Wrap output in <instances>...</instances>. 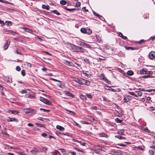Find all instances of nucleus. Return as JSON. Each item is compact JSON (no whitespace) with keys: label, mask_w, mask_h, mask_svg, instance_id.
Segmentation results:
<instances>
[{"label":"nucleus","mask_w":155,"mask_h":155,"mask_svg":"<svg viewBox=\"0 0 155 155\" xmlns=\"http://www.w3.org/2000/svg\"><path fill=\"white\" fill-rule=\"evenodd\" d=\"M70 49L73 51L82 53L84 52L85 50V49L82 47L75 45H71Z\"/></svg>","instance_id":"nucleus-1"},{"label":"nucleus","mask_w":155,"mask_h":155,"mask_svg":"<svg viewBox=\"0 0 155 155\" xmlns=\"http://www.w3.org/2000/svg\"><path fill=\"white\" fill-rule=\"evenodd\" d=\"M24 111L25 113H29L32 112L33 114H35L36 112L35 110H34L31 108L24 109Z\"/></svg>","instance_id":"nucleus-2"},{"label":"nucleus","mask_w":155,"mask_h":155,"mask_svg":"<svg viewBox=\"0 0 155 155\" xmlns=\"http://www.w3.org/2000/svg\"><path fill=\"white\" fill-rule=\"evenodd\" d=\"M26 97L29 98L31 99H34L35 97V94L32 93H28V94L26 95Z\"/></svg>","instance_id":"nucleus-3"},{"label":"nucleus","mask_w":155,"mask_h":155,"mask_svg":"<svg viewBox=\"0 0 155 155\" xmlns=\"http://www.w3.org/2000/svg\"><path fill=\"white\" fill-rule=\"evenodd\" d=\"M63 93L64 94L68 96L69 97H74V95L73 94L67 91H63Z\"/></svg>","instance_id":"nucleus-4"},{"label":"nucleus","mask_w":155,"mask_h":155,"mask_svg":"<svg viewBox=\"0 0 155 155\" xmlns=\"http://www.w3.org/2000/svg\"><path fill=\"white\" fill-rule=\"evenodd\" d=\"M63 62L64 64H65L69 66H73V63L69 61L66 60H64L63 61Z\"/></svg>","instance_id":"nucleus-5"},{"label":"nucleus","mask_w":155,"mask_h":155,"mask_svg":"<svg viewBox=\"0 0 155 155\" xmlns=\"http://www.w3.org/2000/svg\"><path fill=\"white\" fill-rule=\"evenodd\" d=\"M90 84V82L89 81L84 79H82V84H85L87 85H88Z\"/></svg>","instance_id":"nucleus-6"},{"label":"nucleus","mask_w":155,"mask_h":155,"mask_svg":"<svg viewBox=\"0 0 155 155\" xmlns=\"http://www.w3.org/2000/svg\"><path fill=\"white\" fill-rule=\"evenodd\" d=\"M149 57L151 59H155V52H151L149 54Z\"/></svg>","instance_id":"nucleus-7"},{"label":"nucleus","mask_w":155,"mask_h":155,"mask_svg":"<svg viewBox=\"0 0 155 155\" xmlns=\"http://www.w3.org/2000/svg\"><path fill=\"white\" fill-rule=\"evenodd\" d=\"M80 45L82 46L83 47H84V48H90L91 47V46L87 44L84 42H81V43Z\"/></svg>","instance_id":"nucleus-8"},{"label":"nucleus","mask_w":155,"mask_h":155,"mask_svg":"<svg viewBox=\"0 0 155 155\" xmlns=\"http://www.w3.org/2000/svg\"><path fill=\"white\" fill-rule=\"evenodd\" d=\"M22 28L24 29L25 31L32 33V30L31 29H28L26 27Z\"/></svg>","instance_id":"nucleus-9"},{"label":"nucleus","mask_w":155,"mask_h":155,"mask_svg":"<svg viewBox=\"0 0 155 155\" xmlns=\"http://www.w3.org/2000/svg\"><path fill=\"white\" fill-rule=\"evenodd\" d=\"M5 80L9 83L12 82V79L8 77H5L4 78Z\"/></svg>","instance_id":"nucleus-10"},{"label":"nucleus","mask_w":155,"mask_h":155,"mask_svg":"<svg viewBox=\"0 0 155 155\" xmlns=\"http://www.w3.org/2000/svg\"><path fill=\"white\" fill-rule=\"evenodd\" d=\"M56 128L61 131H63L64 130V128L63 127L59 125H58L56 126Z\"/></svg>","instance_id":"nucleus-11"},{"label":"nucleus","mask_w":155,"mask_h":155,"mask_svg":"<svg viewBox=\"0 0 155 155\" xmlns=\"http://www.w3.org/2000/svg\"><path fill=\"white\" fill-rule=\"evenodd\" d=\"M97 149L99 150H101L103 151H104L105 149L103 147H102L99 146H97Z\"/></svg>","instance_id":"nucleus-12"},{"label":"nucleus","mask_w":155,"mask_h":155,"mask_svg":"<svg viewBox=\"0 0 155 155\" xmlns=\"http://www.w3.org/2000/svg\"><path fill=\"white\" fill-rule=\"evenodd\" d=\"M146 70L145 69H143L140 71V73L142 74H146Z\"/></svg>","instance_id":"nucleus-13"},{"label":"nucleus","mask_w":155,"mask_h":155,"mask_svg":"<svg viewBox=\"0 0 155 155\" xmlns=\"http://www.w3.org/2000/svg\"><path fill=\"white\" fill-rule=\"evenodd\" d=\"M136 94V95L137 96V97H138V96H142V92L140 91H135Z\"/></svg>","instance_id":"nucleus-14"},{"label":"nucleus","mask_w":155,"mask_h":155,"mask_svg":"<svg viewBox=\"0 0 155 155\" xmlns=\"http://www.w3.org/2000/svg\"><path fill=\"white\" fill-rule=\"evenodd\" d=\"M10 43V42H8V41H7V42L5 43L4 46V49L5 50H6L7 49Z\"/></svg>","instance_id":"nucleus-15"},{"label":"nucleus","mask_w":155,"mask_h":155,"mask_svg":"<svg viewBox=\"0 0 155 155\" xmlns=\"http://www.w3.org/2000/svg\"><path fill=\"white\" fill-rule=\"evenodd\" d=\"M80 98L82 100L84 101H85L86 100V97L85 96L83 95H81L80 96Z\"/></svg>","instance_id":"nucleus-16"},{"label":"nucleus","mask_w":155,"mask_h":155,"mask_svg":"<svg viewBox=\"0 0 155 155\" xmlns=\"http://www.w3.org/2000/svg\"><path fill=\"white\" fill-rule=\"evenodd\" d=\"M42 7L43 8L46 9L47 10L49 9V6L48 5H42Z\"/></svg>","instance_id":"nucleus-17"},{"label":"nucleus","mask_w":155,"mask_h":155,"mask_svg":"<svg viewBox=\"0 0 155 155\" xmlns=\"http://www.w3.org/2000/svg\"><path fill=\"white\" fill-rule=\"evenodd\" d=\"M119 35L120 37H121L122 38H123L124 39H126L127 38L126 36H124L122 34L121 32H120L119 33Z\"/></svg>","instance_id":"nucleus-18"},{"label":"nucleus","mask_w":155,"mask_h":155,"mask_svg":"<svg viewBox=\"0 0 155 155\" xmlns=\"http://www.w3.org/2000/svg\"><path fill=\"white\" fill-rule=\"evenodd\" d=\"M81 32L84 33H87V30H86L85 28H82L81 29Z\"/></svg>","instance_id":"nucleus-19"},{"label":"nucleus","mask_w":155,"mask_h":155,"mask_svg":"<svg viewBox=\"0 0 155 155\" xmlns=\"http://www.w3.org/2000/svg\"><path fill=\"white\" fill-rule=\"evenodd\" d=\"M0 2L6 4H12L10 2H8L6 1H4L3 0H0Z\"/></svg>","instance_id":"nucleus-20"},{"label":"nucleus","mask_w":155,"mask_h":155,"mask_svg":"<svg viewBox=\"0 0 155 155\" xmlns=\"http://www.w3.org/2000/svg\"><path fill=\"white\" fill-rule=\"evenodd\" d=\"M127 74L131 76L134 74V72L132 71H129L127 72Z\"/></svg>","instance_id":"nucleus-21"},{"label":"nucleus","mask_w":155,"mask_h":155,"mask_svg":"<svg viewBox=\"0 0 155 155\" xmlns=\"http://www.w3.org/2000/svg\"><path fill=\"white\" fill-rule=\"evenodd\" d=\"M115 121L117 123H122V120L119 118H117L115 120Z\"/></svg>","instance_id":"nucleus-22"},{"label":"nucleus","mask_w":155,"mask_h":155,"mask_svg":"<svg viewBox=\"0 0 155 155\" xmlns=\"http://www.w3.org/2000/svg\"><path fill=\"white\" fill-rule=\"evenodd\" d=\"M60 3L61 5H64L66 4L67 2L65 0H62L60 1Z\"/></svg>","instance_id":"nucleus-23"},{"label":"nucleus","mask_w":155,"mask_h":155,"mask_svg":"<svg viewBox=\"0 0 155 155\" xmlns=\"http://www.w3.org/2000/svg\"><path fill=\"white\" fill-rule=\"evenodd\" d=\"M45 103L46 104H48V105H50L51 104V102L49 101V100H47L46 99V100L45 101L44 103Z\"/></svg>","instance_id":"nucleus-24"},{"label":"nucleus","mask_w":155,"mask_h":155,"mask_svg":"<svg viewBox=\"0 0 155 155\" xmlns=\"http://www.w3.org/2000/svg\"><path fill=\"white\" fill-rule=\"evenodd\" d=\"M67 111L68 112L67 113L68 114H71L73 116L75 115V113L71 111L67 110Z\"/></svg>","instance_id":"nucleus-25"},{"label":"nucleus","mask_w":155,"mask_h":155,"mask_svg":"<svg viewBox=\"0 0 155 155\" xmlns=\"http://www.w3.org/2000/svg\"><path fill=\"white\" fill-rule=\"evenodd\" d=\"M39 99L41 101L43 102L44 103H45V101L46 100V99L41 97H40Z\"/></svg>","instance_id":"nucleus-26"},{"label":"nucleus","mask_w":155,"mask_h":155,"mask_svg":"<svg viewBox=\"0 0 155 155\" xmlns=\"http://www.w3.org/2000/svg\"><path fill=\"white\" fill-rule=\"evenodd\" d=\"M129 94L131 95L134 96L135 97H137L136 94L135 92H129Z\"/></svg>","instance_id":"nucleus-27"},{"label":"nucleus","mask_w":155,"mask_h":155,"mask_svg":"<svg viewBox=\"0 0 155 155\" xmlns=\"http://www.w3.org/2000/svg\"><path fill=\"white\" fill-rule=\"evenodd\" d=\"M53 13L57 14V15H60V13L57 10H53L52 11Z\"/></svg>","instance_id":"nucleus-28"},{"label":"nucleus","mask_w":155,"mask_h":155,"mask_svg":"<svg viewBox=\"0 0 155 155\" xmlns=\"http://www.w3.org/2000/svg\"><path fill=\"white\" fill-rule=\"evenodd\" d=\"M5 23H7V25L8 26H11L12 25V22L11 21H6Z\"/></svg>","instance_id":"nucleus-29"},{"label":"nucleus","mask_w":155,"mask_h":155,"mask_svg":"<svg viewBox=\"0 0 155 155\" xmlns=\"http://www.w3.org/2000/svg\"><path fill=\"white\" fill-rule=\"evenodd\" d=\"M21 73L23 76H25V71L24 70H22L21 71Z\"/></svg>","instance_id":"nucleus-30"},{"label":"nucleus","mask_w":155,"mask_h":155,"mask_svg":"<svg viewBox=\"0 0 155 155\" xmlns=\"http://www.w3.org/2000/svg\"><path fill=\"white\" fill-rule=\"evenodd\" d=\"M104 81L107 83L110 84V81L108 80L107 78H106L104 80Z\"/></svg>","instance_id":"nucleus-31"},{"label":"nucleus","mask_w":155,"mask_h":155,"mask_svg":"<svg viewBox=\"0 0 155 155\" xmlns=\"http://www.w3.org/2000/svg\"><path fill=\"white\" fill-rule=\"evenodd\" d=\"M143 130H144L147 132H150V130L148 129L147 127L143 128Z\"/></svg>","instance_id":"nucleus-32"},{"label":"nucleus","mask_w":155,"mask_h":155,"mask_svg":"<svg viewBox=\"0 0 155 155\" xmlns=\"http://www.w3.org/2000/svg\"><path fill=\"white\" fill-rule=\"evenodd\" d=\"M89 119L90 121L91 122H94V119L93 117L90 116H89Z\"/></svg>","instance_id":"nucleus-33"},{"label":"nucleus","mask_w":155,"mask_h":155,"mask_svg":"<svg viewBox=\"0 0 155 155\" xmlns=\"http://www.w3.org/2000/svg\"><path fill=\"white\" fill-rule=\"evenodd\" d=\"M11 112L12 114H15V112H16L17 113H18V111H16L14 110H9L8 112Z\"/></svg>","instance_id":"nucleus-34"},{"label":"nucleus","mask_w":155,"mask_h":155,"mask_svg":"<svg viewBox=\"0 0 155 155\" xmlns=\"http://www.w3.org/2000/svg\"><path fill=\"white\" fill-rule=\"evenodd\" d=\"M117 138L121 140H124L126 139L124 137L121 136H118L117 137Z\"/></svg>","instance_id":"nucleus-35"},{"label":"nucleus","mask_w":155,"mask_h":155,"mask_svg":"<svg viewBox=\"0 0 155 155\" xmlns=\"http://www.w3.org/2000/svg\"><path fill=\"white\" fill-rule=\"evenodd\" d=\"M146 74H152L153 71H147V70H146Z\"/></svg>","instance_id":"nucleus-36"},{"label":"nucleus","mask_w":155,"mask_h":155,"mask_svg":"<svg viewBox=\"0 0 155 155\" xmlns=\"http://www.w3.org/2000/svg\"><path fill=\"white\" fill-rule=\"evenodd\" d=\"M29 91V90L28 89L25 90H23L21 92L22 94L25 93H27V91Z\"/></svg>","instance_id":"nucleus-37"},{"label":"nucleus","mask_w":155,"mask_h":155,"mask_svg":"<svg viewBox=\"0 0 155 155\" xmlns=\"http://www.w3.org/2000/svg\"><path fill=\"white\" fill-rule=\"evenodd\" d=\"M143 77L144 78H148V77L150 78H153L154 77H153L152 75H144L143 76Z\"/></svg>","instance_id":"nucleus-38"},{"label":"nucleus","mask_w":155,"mask_h":155,"mask_svg":"<svg viewBox=\"0 0 155 155\" xmlns=\"http://www.w3.org/2000/svg\"><path fill=\"white\" fill-rule=\"evenodd\" d=\"M154 151L152 150H150L149 151V153L150 155H153L154 154Z\"/></svg>","instance_id":"nucleus-39"},{"label":"nucleus","mask_w":155,"mask_h":155,"mask_svg":"<svg viewBox=\"0 0 155 155\" xmlns=\"http://www.w3.org/2000/svg\"><path fill=\"white\" fill-rule=\"evenodd\" d=\"M31 151V152H35L36 153V152H38V150H37L36 148H34L32 149V150Z\"/></svg>","instance_id":"nucleus-40"},{"label":"nucleus","mask_w":155,"mask_h":155,"mask_svg":"<svg viewBox=\"0 0 155 155\" xmlns=\"http://www.w3.org/2000/svg\"><path fill=\"white\" fill-rule=\"evenodd\" d=\"M81 122L82 124H88V123L86 121L82 120V121H81Z\"/></svg>","instance_id":"nucleus-41"},{"label":"nucleus","mask_w":155,"mask_h":155,"mask_svg":"<svg viewBox=\"0 0 155 155\" xmlns=\"http://www.w3.org/2000/svg\"><path fill=\"white\" fill-rule=\"evenodd\" d=\"M41 135L44 137H46L48 136V134L46 133H42L41 134Z\"/></svg>","instance_id":"nucleus-42"},{"label":"nucleus","mask_w":155,"mask_h":155,"mask_svg":"<svg viewBox=\"0 0 155 155\" xmlns=\"http://www.w3.org/2000/svg\"><path fill=\"white\" fill-rule=\"evenodd\" d=\"M86 96L87 97L90 99H91L92 97V95L90 94H86Z\"/></svg>","instance_id":"nucleus-43"},{"label":"nucleus","mask_w":155,"mask_h":155,"mask_svg":"<svg viewBox=\"0 0 155 155\" xmlns=\"http://www.w3.org/2000/svg\"><path fill=\"white\" fill-rule=\"evenodd\" d=\"M12 120L11 121H15L17 122L18 121V120L16 118H11Z\"/></svg>","instance_id":"nucleus-44"},{"label":"nucleus","mask_w":155,"mask_h":155,"mask_svg":"<svg viewBox=\"0 0 155 155\" xmlns=\"http://www.w3.org/2000/svg\"><path fill=\"white\" fill-rule=\"evenodd\" d=\"M91 108L92 109L96 110L97 109V107L95 106H92Z\"/></svg>","instance_id":"nucleus-45"},{"label":"nucleus","mask_w":155,"mask_h":155,"mask_svg":"<svg viewBox=\"0 0 155 155\" xmlns=\"http://www.w3.org/2000/svg\"><path fill=\"white\" fill-rule=\"evenodd\" d=\"M16 69L18 71H20L21 70V68L19 66H17L16 67Z\"/></svg>","instance_id":"nucleus-46"},{"label":"nucleus","mask_w":155,"mask_h":155,"mask_svg":"<svg viewBox=\"0 0 155 155\" xmlns=\"http://www.w3.org/2000/svg\"><path fill=\"white\" fill-rule=\"evenodd\" d=\"M100 75L101 78L104 80L106 78L103 74H101Z\"/></svg>","instance_id":"nucleus-47"},{"label":"nucleus","mask_w":155,"mask_h":155,"mask_svg":"<svg viewBox=\"0 0 155 155\" xmlns=\"http://www.w3.org/2000/svg\"><path fill=\"white\" fill-rule=\"evenodd\" d=\"M92 33V31L90 29H89L88 30V32H87V33H88V34H91Z\"/></svg>","instance_id":"nucleus-48"},{"label":"nucleus","mask_w":155,"mask_h":155,"mask_svg":"<svg viewBox=\"0 0 155 155\" xmlns=\"http://www.w3.org/2000/svg\"><path fill=\"white\" fill-rule=\"evenodd\" d=\"M94 14L95 15H96V16H97V17H98L99 18H100V19H101V18H102V16H100L98 14H96V13H95V12H94Z\"/></svg>","instance_id":"nucleus-49"},{"label":"nucleus","mask_w":155,"mask_h":155,"mask_svg":"<svg viewBox=\"0 0 155 155\" xmlns=\"http://www.w3.org/2000/svg\"><path fill=\"white\" fill-rule=\"evenodd\" d=\"M124 100L125 102H127L128 101V99L126 97H125L124 98Z\"/></svg>","instance_id":"nucleus-50"},{"label":"nucleus","mask_w":155,"mask_h":155,"mask_svg":"<svg viewBox=\"0 0 155 155\" xmlns=\"http://www.w3.org/2000/svg\"><path fill=\"white\" fill-rule=\"evenodd\" d=\"M81 5V3L80 2H78L76 4V6L77 7H79Z\"/></svg>","instance_id":"nucleus-51"},{"label":"nucleus","mask_w":155,"mask_h":155,"mask_svg":"<svg viewBox=\"0 0 155 155\" xmlns=\"http://www.w3.org/2000/svg\"><path fill=\"white\" fill-rule=\"evenodd\" d=\"M26 65L28 66L31 68V64L29 63H26Z\"/></svg>","instance_id":"nucleus-52"},{"label":"nucleus","mask_w":155,"mask_h":155,"mask_svg":"<svg viewBox=\"0 0 155 155\" xmlns=\"http://www.w3.org/2000/svg\"><path fill=\"white\" fill-rule=\"evenodd\" d=\"M78 84H82V79L81 80L79 79L78 80Z\"/></svg>","instance_id":"nucleus-53"},{"label":"nucleus","mask_w":155,"mask_h":155,"mask_svg":"<svg viewBox=\"0 0 155 155\" xmlns=\"http://www.w3.org/2000/svg\"><path fill=\"white\" fill-rule=\"evenodd\" d=\"M7 120L8 122H10L11 121L12 119L11 118L9 117H8L7 119Z\"/></svg>","instance_id":"nucleus-54"},{"label":"nucleus","mask_w":155,"mask_h":155,"mask_svg":"<svg viewBox=\"0 0 155 155\" xmlns=\"http://www.w3.org/2000/svg\"><path fill=\"white\" fill-rule=\"evenodd\" d=\"M9 33L13 35H15V34L16 33L15 32L12 31H9Z\"/></svg>","instance_id":"nucleus-55"},{"label":"nucleus","mask_w":155,"mask_h":155,"mask_svg":"<svg viewBox=\"0 0 155 155\" xmlns=\"http://www.w3.org/2000/svg\"><path fill=\"white\" fill-rule=\"evenodd\" d=\"M35 124L38 126V127H43V126L41 124H39V123H35Z\"/></svg>","instance_id":"nucleus-56"},{"label":"nucleus","mask_w":155,"mask_h":155,"mask_svg":"<svg viewBox=\"0 0 155 155\" xmlns=\"http://www.w3.org/2000/svg\"><path fill=\"white\" fill-rule=\"evenodd\" d=\"M82 9L85 12H87L88 11V10L86 9V7H84L82 8Z\"/></svg>","instance_id":"nucleus-57"},{"label":"nucleus","mask_w":155,"mask_h":155,"mask_svg":"<svg viewBox=\"0 0 155 155\" xmlns=\"http://www.w3.org/2000/svg\"><path fill=\"white\" fill-rule=\"evenodd\" d=\"M0 24L2 26L4 25H5V23H4V22L3 21H1L0 20Z\"/></svg>","instance_id":"nucleus-58"},{"label":"nucleus","mask_w":155,"mask_h":155,"mask_svg":"<svg viewBox=\"0 0 155 155\" xmlns=\"http://www.w3.org/2000/svg\"><path fill=\"white\" fill-rule=\"evenodd\" d=\"M70 153L72 154V155H76L75 153L73 151H70Z\"/></svg>","instance_id":"nucleus-59"},{"label":"nucleus","mask_w":155,"mask_h":155,"mask_svg":"<svg viewBox=\"0 0 155 155\" xmlns=\"http://www.w3.org/2000/svg\"><path fill=\"white\" fill-rule=\"evenodd\" d=\"M40 110H43L45 112V111L49 112V110H46V109H42V108H40Z\"/></svg>","instance_id":"nucleus-60"},{"label":"nucleus","mask_w":155,"mask_h":155,"mask_svg":"<svg viewBox=\"0 0 155 155\" xmlns=\"http://www.w3.org/2000/svg\"><path fill=\"white\" fill-rule=\"evenodd\" d=\"M16 52L17 54H19L20 55H21V53L20 52L18 51V50H17L16 51Z\"/></svg>","instance_id":"nucleus-61"},{"label":"nucleus","mask_w":155,"mask_h":155,"mask_svg":"<svg viewBox=\"0 0 155 155\" xmlns=\"http://www.w3.org/2000/svg\"><path fill=\"white\" fill-rule=\"evenodd\" d=\"M42 70L43 71H46L47 70V69L45 68H42Z\"/></svg>","instance_id":"nucleus-62"},{"label":"nucleus","mask_w":155,"mask_h":155,"mask_svg":"<svg viewBox=\"0 0 155 155\" xmlns=\"http://www.w3.org/2000/svg\"><path fill=\"white\" fill-rule=\"evenodd\" d=\"M78 80H79L78 79L76 78H74L73 81L78 82Z\"/></svg>","instance_id":"nucleus-63"},{"label":"nucleus","mask_w":155,"mask_h":155,"mask_svg":"<svg viewBox=\"0 0 155 155\" xmlns=\"http://www.w3.org/2000/svg\"><path fill=\"white\" fill-rule=\"evenodd\" d=\"M75 123L76 125L77 126H78V127H80V128L81 127V126L79 124H78L76 122H75Z\"/></svg>","instance_id":"nucleus-64"}]
</instances>
